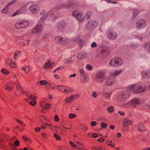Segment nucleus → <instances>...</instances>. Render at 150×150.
Wrapping results in <instances>:
<instances>
[{"label": "nucleus", "mask_w": 150, "mask_h": 150, "mask_svg": "<svg viewBox=\"0 0 150 150\" xmlns=\"http://www.w3.org/2000/svg\"><path fill=\"white\" fill-rule=\"evenodd\" d=\"M42 29L41 25H38L35 27L32 30V33L35 34H38L41 32Z\"/></svg>", "instance_id": "nucleus-8"}, {"label": "nucleus", "mask_w": 150, "mask_h": 150, "mask_svg": "<svg viewBox=\"0 0 150 150\" xmlns=\"http://www.w3.org/2000/svg\"><path fill=\"white\" fill-rule=\"evenodd\" d=\"M81 129L85 131H86L88 130V127L86 125H84L82 126Z\"/></svg>", "instance_id": "nucleus-49"}, {"label": "nucleus", "mask_w": 150, "mask_h": 150, "mask_svg": "<svg viewBox=\"0 0 150 150\" xmlns=\"http://www.w3.org/2000/svg\"><path fill=\"white\" fill-rule=\"evenodd\" d=\"M97 96H98V95L96 92H93V93L92 95V96H93V97L95 98V97H96Z\"/></svg>", "instance_id": "nucleus-63"}, {"label": "nucleus", "mask_w": 150, "mask_h": 150, "mask_svg": "<svg viewBox=\"0 0 150 150\" xmlns=\"http://www.w3.org/2000/svg\"><path fill=\"white\" fill-rule=\"evenodd\" d=\"M37 103V102L36 100H33L30 102V104L32 106H34Z\"/></svg>", "instance_id": "nucleus-55"}, {"label": "nucleus", "mask_w": 150, "mask_h": 150, "mask_svg": "<svg viewBox=\"0 0 150 150\" xmlns=\"http://www.w3.org/2000/svg\"><path fill=\"white\" fill-rule=\"evenodd\" d=\"M129 97V95L126 92H124L121 94L120 97L118 98V100L120 101L125 100Z\"/></svg>", "instance_id": "nucleus-14"}, {"label": "nucleus", "mask_w": 150, "mask_h": 150, "mask_svg": "<svg viewBox=\"0 0 150 150\" xmlns=\"http://www.w3.org/2000/svg\"><path fill=\"white\" fill-rule=\"evenodd\" d=\"M112 78L111 76H110L107 79L106 81L105 84L107 86L111 85L112 84Z\"/></svg>", "instance_id": "nucleus-21"}, {"label": "nucleus", "mask_w": 150, "mask_h": 150, "mask_svg": "<svg viewBox=\"0 0 150 150\" xmlns=\"http://www.w3.org/2000/svg\"><path fill=\"white\" fill-rule=\"evenodd\" d=\"M16 0H13L12 1H11L8 3L7 5L2 10V12L3 13H7L8 10V7L12 4L16 2Z\"/></svg>", "instance_id": "nucleus-17"}, {"label": "nucleus", "mask_w": 150, "mask_h": 150, "mask_svg": "<svg viewBox=\"0 0 150 150\" xmlns=\"http://www.w3.org/2000/svg\"><path fill=\"white\" fill-rule=\"evenodd\" d=\"M117 36L116 33L114 31L109 32L107 35L108 38L110 40H114L117 38Z\"/></svg>", "instance_id": "nucleus-10"}, {"label": "nucleus", "mask_w": 150, "mask_h": 150, "mask_svg": "<svg viewBox=\"0 0 150 150\" xmlns=\"http://www.w3.org/2000/svg\"><path fill=\"white\" fill-rule=\"evenodd\" d=\"M114 59L115 62H114V63H116V65H121L122 64L123 62L121 59L118 58L117 59Z\"/></svg>", "instance_id": "nucleus-26"}, {"label": "nucleus", "mask_w": 150, "mask_h": 150, "mask_svg": "<svg viewBox=\"0 0 150 150\" xmlns=\"http://www.w3.org/2000/svg\"><path fill=\"white\" fill-rule=\"evenodd\" d=\"M69 143L70 145V146L72 148L74 149H75L77 148V146L76 145L74 144L73 142L71 141H70L69 142Z\"/></svg>", "instance_id": "nucleus-36"}, {"label": "nucleus", "mask_w": 150, "mask_h": 150, "mask_svg": "<svg viewBox=\"0 0 150 150\" xmlns=\"http://www.w3.org/2000/svg\"><path fill=\"white\" fill-rule=\"evenodd\" d=\"M97 78L99 79H102L104 77V74L102 71H99L96 75Z\"/></svg>", "instance_id": "nucleus-24"}, {"label": "nucleus", "mask_w": 150, "mask_h": 150, "mask_svg": "<svg viewBox=\"0 0 150 150\" xmlns=\"http://www.w3.org/2000/svg\"><path fill=\"white\" fill-rule=\"evenodd\" d=\"M97 123L96 122L94 121H92L91 123V126H94L96 125Z\"/></svg>", "instance_id": "nucleus-58"}, {"label": "nucleus", "mask_w": 150, "mask_h": 150, "mask_svg": "<svg viewBox=\"0 0 150 150\" xmlns=\"http://www.w3.org/2000/svg\"><path fill=\"white\" fill-rule=\"evenodd\" d=\"M57 88L59 90L65 93H70L72 91L71 89L63 86H58Z\"/></svg>", "instance_id": "nucleus-5"}, {"label": "nucleus", "mask_w": 150, "mask_h": 150, "mask_svg": "<svg viewBox=\"0 0 150 150\" xmlns=\"http://www.w3.org/2000/svg\"><path fill=\"white\" fill-rule=\"evenodd\" d=\"M40 130L41 129L40 128L38 127H36L35 129V131L36 132H40Z\"/></svg>", "instance_id": "nucleus-61"}, {"label": "nucleus", "mask_w": 150, "mask_h": 150, "mask_svg": "<svg viewBox=\"0 0 150 150\" xmlns=\"http://www.w3.org/2000/svg\"><path fill=\"white\" fill-rule=\"evenodd\" d=\"M22 26L21 21L17 22L15 24V27L16 28H22Z\"/></svg>", "instance_id": "nucleus-33"}, {"label": "nucleus", "mask_w": 150, "mask_h": 150, "mask_svg": "<svg viewBox=\"0 0 150 150\" xmlns=\"http://www.w3.org/2000/svg\"><path fill=\"white\" fill-rule=\"evenodd\" d=\"M146 25L145 21L141 19L138 21L137 23V27L139 28H142L145 26Z\"/></svg>", "instance_id": "nucleus-13"}, {"label": "nucleus", "mask_w": 150, "mask_h": 150, "mask_svg": "<svg viewBox=\"0 0 150 150\" xmlns=\"http://www.w3.org/2000/svg\"><path fill=\"white\" fill-rule=\"evenodd\" d=\"M121 72V70L116 71L112 73L111 74V76H116L119 74H120Z\"/></svg>", "instance_id": "nucleus-31"}, {"label": "nucleus", "mask_w": 150, "mask_h": 150, "mask_svg": "<svg viewBox=\"0 0 150 150\" xmlns=\"http://www.w3.org/2000/svg\"><path fill=\"white\" fill-rule=\"evenodd\" d=\"M54 121L56 122H58L59 121V119L57 115H55L54 117Z\"/></svg>", "instance_id": "nucleus-48"}, {"label": "nucleus", "mask_w": 150, "mask_h": 150, "mask_svg": "<svg viewBox=\"0 0 150 150\" xmlns=\"http://www.w3.org/2000/svg\"><path fill=\"white\" fill-rule=\"evenodd\" d=\"M79 96L80 95L79 94H76L70 96L69 98H67L65 100V102L67 103H69L73 100L75 98H78Z\"/></svg>", "instance_id": "nucleus-15"}, {"label": "nucleus", "mask_w": 150, "mask_h": 150, "mask_svg": "<svg viewBox=\"0 0 150 150\" xmlns=\"http://www.w3.org/2000/svg\"><path fill=\"white\" fill-rule=\"evenodd\" d=\"M137 128L138 130L140 132L144 131L145 129L144 125L141 123H139L138 124Z\"/></svg>", "instance_id": "nucleus-22"}, {"label": "nucleus", "mask_w": 150, "mask_h": 150, "mask_svg": "<svg viewBox=\"0 0 150 150\" xmlns=\"http://www.w3.org/2000/svg\"><path fill=\"white\" fill-rule=\"evenodd\" d=\"M22 69L25 73L29 72L30 71V67L29 66H25L22 67Z\"/></svg>", "instance_id": "nucleus-25"}, {"label": "nucleus", "mask_w": 150, "mask_h": 150, "mask_svg": "<svg viewBox=\"0 0 150 150\" xmlns=\"http://www.w3.org/2000/svg\"><path fill=\"white\" fill-rule=\"evenodd\" d=\"M142 75L145 78H148L150 76V74L149 72H143Z\"/></svg>", "instance_id": "nucleus-35"}, {"label": "nucleus", "mask_w": 150, "mask_h": 150, "mask_svg": "<svg viewBox=\"0 0 150 150\" xmlns=\"http://www.w3.org/2000/svg\"><path fill=\"white\" fill-rule=\"evenodd\" d=\"M76 116V115L75 114L71 113L69 115V117L70 119H72L75 117Z\"/></svg>", "instance_id": "nucleus-47"}, {"label": "nucleus", "mask_w": 150, "mask_h": 150, "mask_svg": "<svg viewBox=\"0 0 150 150\" xmlns=\"http://www.w3.org/2000/svg\"><path fill=\"white\" fill-rule=\"evenodd\" d=\"M98 141L99 142H103L104 141V139L102 138H100L98 140Z\"/></svg>", "instance_id": "nucleus-64"}, {"label": "nucleus", "mask_w": 150, "mask_h": 150, "mask_svg": "<svg viewBox=\"0 0 150 150\" xmlns=\"http://www.w3.org/2000/svg\"><path fill=\"white\" fill-rule=\"evenodd\" d=\"M54 40L57 43L61 44H64L67 41V40L64 39L63 38H60L59 37H56L55 38Z\"/></svg>", "instance_id": "nucleus-11"}, {"label": "nucleus", "mask_w": 150, "mask_h": 150, "mask_svg": "<svg viewBox=\"0 0 150 150\" xmlns=\"http://www.w3.org/2000/svg\"><path fill=\"white\" fill-rule=\"evenodd\" d=\"M16 89L18 91L21 92L22 94H23L25 93V91L19 83L17 84Z\"/></svg>", "instance_id": "nucleus-19"}, {"label": "nucleus", "mask_w": 150, "mask_h": 150, "mask_svg": "<svg viewBox=\"0 0 150 150\" xmlns=\"http://www.w3.org/2000/svg\"><path fill=\"white\" fill-rule=\"evenodd\" d=\"M98 136L97 134L95 133H93L92 134V137L93 138H96Z\"/></svg>", "instance_id": "nucleus-62"}, {"label": "nucleus", "mask_w": 150, "mask_h": 150, "mask_svg": "<svg viewBox=\"0 0 150 150\" xmlns=\"http://www.w3.org/2000/svg\"><path fill=\"white\" fill-rule=\"evenodd\" d=\"M59 150H68V148L67 146H60L58 147Z\"/></svg>", "instance_id": "nucleus-39"}, {"label": "nucleus", "mask_w": 150, "mask_h": 150, "mask_svg": "<svg viewBox=\"0 0 150 150\" xmlns=\"http://www.w3.org/2000/svg\"><path fill=\"white\" fill-rule=\"evenodd\" d=\"M16 121L21 126L23 125L24 126H25V125L23 124V123L22 121L20 120L17 119H16Z\"/></svg>", "instance_id": "nucleus-54"}, {"label": "nucleus", "mask_w": 150, "mask_h": 150, "mask_svg": "<svg viewBox=\"0 0 150 150\" xmlns=\"http://www.w3.org/2000/svg\"><path fill=\"white\" fill-rule=\"evenodd\" d=\"M54 64V62H52L50 60H49L45 63V65L44 66V68L45 69H52V66Z\"/></svg>", "instance_id": "nucleus-12"}, {"label": "nucleus", "mask_w": 150, "mask_h": 150, "mask_svg": "<svg viewBox=\"0 0 150 150\" xmlns=\"http://www.w3.org/2000/svg\"><path fill=\"white\" fill-rule=\"evenodd\" d=\"M86 68L89 71L93 69L92 66L89 64L86 65Z\"/></svg>", "instance_id": "nucleus-50"}, {"label": "nucleus", "mask_w": 150, "mask_h": 150, "mask_svg": "<svg viewBox=\"0 0 150 150\" xmlns=\"http://www.w3.org/2000/svg\"><path fill=\"white\" fill-rule=\"evenodd\" d=\"M108 50V49L106 47H104L101 50V52L102 53H103L107 51Z\"/></svg>", "instance_id": "nucleus-51"}, {"label": "nucleus", "mask_w": 150, "mask_h": 150, "mask_svg": "<svg viewBox=\"0 0 150 150\" xmlns=\"http://www.w3.org/2000/svg\"><path fill=\"white\" fill-rule=\"evenodd\" d=\"M133 16L134 17L136 16L138 14V11L137 10H134L133 11Z\"/></svg>", "instance_id": "nucleus-59"}, {"label": "nucleus", "mask_w": 150, "mask_h": 150, "mask_svg": "<svg viewBox=\"0 0 150 150\" xmlns=\"http://www.w3.org/2000/svg\"><path fill=\"white\" fill-rule=\"evenodd\" d=\"M97 46V44L95 42H93L91 45V47L92 48L95 47H96Z\"/></svg>", "instance_id": "nucleus-60"}, {"label": "nucleus", "mask_w": 150, "mask_h": 150, "mask_svg": "<svg viewBox=\"0 0 150 150\" xmlns=\"http://www.w3.org/2000/svg\"><path fill=\"white\" fill-rule=\"evenodd\" d=\"M30 9L32 13H37L39 11V7L36 4H33L30 6Z\"/></svg>", "instance_id": "nucleus-3"}, {"label": "nucleus", "mask_w": 150, "mask_h": 150, "mask_svg": "<svg viewBox=\"0 0 150 150\" xmlns=\"http://www.w3.org/2000/svg\"><path fill=\"white\" fill-rule=\"evenodd\" d=\"M92 13L91 12H88L86 14L84 17L86 19H88L91 15Z\"/></svg>", "instance_id": "nucleus-42"}, {"label": "nucleus", "mask_w": 150, "mask_h": 150, "mask_svg": "<svg viewBox=\"0 0 150 150\" xmlns=\"http://www.w3.org/2000/svg\"><path fill=\"white\" fill-rule=\"evenodd\" d=\"M40 84L41 85H45L47 84V82L45 80H42L40 81Z\"/></svg>", "instance_id": "nucleus-45"}, {"label": "nucleus", "mask_w": 150, "mask_h": 150, "mask_svg": "<svg viewBox=\"0 0 150 150\" xmlns=\"http://www.w3.org/2000/svg\"><path fill=\"white\" fill-rule=\"evenodd\" d=\"M7 64L10 65L11 68H14L17 66V64L15 62H13L11 59H8L6 61Z\"/></svg>", "instance_id": "nucleus-16"}, {"label": "nucleus", "mask_w": 150, "mask_h": 150, "mask_svg": "<svg viewBox=\"0 0 150 150\" xmlns=\"http://www.w3.org/2000/svg\"><path fill=\"white\" fill-rule=\"evenodd\" d=\"M85 57V55L82 53H79L77 56V58L79 59H83Z\"/></svg>", "instance_id": "nucleus-37"}, {"label": "nucleus", "mask_w": 150, "mask_h": 150, "mask_svg": "<svg viewBox=\"0 0 150 150\" xmlns=\"http://www.w3.org/2000/svg\"><path fill=\"white\" fill-rule=\"evenodd\" d=\"M43 124L45 125L49 126H51L52 125L50 121L47 119H46V121L44 122Z\"/></svg>", "instance_id": "nucleus-30"}, {"label": "nucleus", "mask_w": 150, "mask_h": 150, "mask_svg": "<svg viewBox=\"0 0 150 150\" xmlns=\"http://www.w3.org/2000/svg\"><path fill=\"white\" fill-rule=\"evenodd\" d=\"M128 89L130 91H132L135 93H140L144 91L146 88L142 87L138 84H134L129 86Z\"/></svg>", "instance_id": "nucleus-1"}, {"label": "nucleus", "mask_w": 150, "mask_h": 150, "mask_svg": "<svg viewBox=\"0 0 150 150\" xmlns=\"http://www.w3.org/2000/svg\"><path fill=\"white\" fill-rule=\"evenodd\" d=\"M140 100L138 98H134L132 99L128 103V105L129 106H133L134 107L140 103Z\"/></svg>", "instance_id": "nucleus-4"}, {"label": "nucleus", "mask_w": 150, "mask_h": 150, "mask_svg": "<svg viewBox=\"0 0 150 150\" xmlns=\"http://www.w3.org/2000/svg\"><path fill=\"white\" fill-rule=\"evenodd\" d=\"M1 71L2 73L5 75H8L10 74V72L5 69H2Z\"/></svg>", "instance_id": "nucleus-29"}, {"label": "nucleus", "mask_w": 150, "mask_h": 150, "mask_svg": "<svg viewBox=\"0 0 150 150\" xmlns=\"http://www.w3.org/2000/svg\"><path fill=\"white\" fill-rule=\"evenodd\" d=\"M21 22L23 28L27 27L29 25V22L27 21H21Z\"/></svg>", "instance_id": "nucleus-23"}, {"label": "nucleus", "mask_w": 150, "mask_h": 150, "mask_svg": "<svg viewBox=\"0 0 150 150\" xmlns=\"http://www.w3.org/2000/svg\"><path fill=\"white\" fill-rule=\"evenodd\" d=\"M114 108L112 106H110L108 107L107 110L108 112L110 113H112L114 111Z\"/></svg>", "instance_id": "nucleus-34"}, {"label": "nucleus", "mask_w": 150, "mask_h": 150, "mask_svg": "<svg viewBox=\"0 0 150 150\" xmlns=\"http://www.w3.org/2000/svg\"><path fill=\"white\" fill-rule=\"evenodd\" d=\"M20 53L21 52H17L15 53L14 55V59L15 60L16 59L17 57L19 56Z\"/></svg>", "instance_id": "nucleus-44"}, {"label": "nucleus", "mask_w": 150, "mask_h": 150, "mask_svg": "<svg viewBox=\"0 0 150 150\" xmlns=\"http://www.w3.org/2000/svg\"><path fill=\"white\" fill-rule=\"evenodd\" d=\"M111 93L110 92H105L103 93V96L106 98H110Z\"/></svg>", "instance_id": "nucleus-43"}, {"label": "nucleus", "mask_w": 150, "mask_h": 150, "mask_svg": "<svg viewBox=\"0 0 150 150\" xmlns=\"http://www.w3.org/2000/svg\"><path fill=\"white\" fill-rule=\"evenodd\" d=\"M47 85H46V88L47 89H54L56 87H54V86H53V84H51L50 83H48L47 84Z\"/></svg>", "instance_id": "nucleus-27"}, {"label": "nucleus", "mask_w": 150, "mask_h": 150, "mask_svg": "<svg viewBox=\"0 0 150 150\" xmlns=\"http://www.w3.org/2000/svg\"><path fill=\"white\" fill-rule=\"evenodd\" d=\"M98 25L97 23L95 21H91L88 23L86 25V28L88 30L93 29Z\"/></svg>", "instance_id": "nucleus-2"}, {"label": "nucleus", "mask_w": 150, "mask_h": 150, "mask_svg": "<svg viewBox=\"0 0 150 150\" xmlns=\"http://www.w3.org/2000/svg\"><path fill=\"white\" fill-rule=\"evenodd\" d=\"M144 47L146 50L150 51V43H146Z\"/></svg>", "instance_id": "nucleus-46"}, {"label": "nucleus", "mask_w": 150, "mask_h": 150, "mask_svg": "<svg viewBox=\"0 0 150 150\" xmlns=\"http://www.w3.org/2000/svg\"><path fill=\"white\" fill-rule=\"evenodd\" d=\"M41 107L46 110L49 109L51 107V105L50 103H47L44 101H42L40 104Z\"/></svg>", "instance_id": "nucleus-9"}, {"label": "nucleus", "mask_w": 150, "mask_h": 150, "mask_svg": "<svg viewBox=\"0 0 150 150\" xmlns=\"http://www.w3.org/2000/svg\"><path fill=\"white\" fill-rule=\"evenodd\" d=\"M132 122L131 120L126 118L123 121L122 125L124 126H127L132 125Z\"/></svg>", "instance_id": "nucleus-18"}, {"label": "nucleus", "mask_w": 150, "mask_h": 150, "mask_svg": "<svg viewBox=\"0 0 150 150\" xmlns=\"http://www.w3.org/2000/svg\"><path fill=\"white\" fill-rule=\"evenodd\" d=\"M40 119V121L43 123L47 119V118L44 115H41L39 117Z\"/></svg>", "instance_id": "nucleus-32"}, {"label": "nucleus", "mask_w": 150, "mask_h": 150, "mask_svg": "<svg viewBox=\"0 0 150 150\" xmlns=\"http://www.w3.org/2000/svg\"><path fill=\"white\" fill-rule=\"evenodd\" d=\"M42 136L45 139H46L48 138V135L47 134L45 133H42L41 134Z\"/></svg>", "instance_id": "nucleus-52"}, {"label": "nucleus", "mask_w": 150, "mask_h": 150, "mask_svg": "<svg viewBox=\"0 0 150 150\" xmlns=\"http://www.w3.org/2000/svg\"><path fill=\"white\" fill-rule=\"evenodd\" d=\"M66 25L65 23L64 22H62L58 23L57 28L59 30H62Z\"/></svg>", "instance_id": "nucleus-20"}, {"label": "nucleus", "mask_w": 150, "mask_h": 150, "mask_svg": "<svg viewBox=\"0 0 150 150\" xmlns=\"http://www.w3.org/2000/svg\"><path fill=\"white\" fill-rule=\"evenodd\" d=\"M14 144L15 146H18L19 145L20 141L17 140L14 142Z\"/></svg>", "instance_id": "nucleus-53"}, {"label": "nucleus", "mask_w": 150, "mask_h": 150, "mask_svg": "<svg viewBox=\"0 0 150 150\" xmlns=\"http://www.w3.org/2000/svg\"><path fill=\"white\" fill-rule=\"evenodd\" d=\"M54 136L55 137L56 140L59 141L61 140L60 136L56 133L54 134Z\"/></svg>", "instance_id": "nucleus-40"}, {"label": "nucleus", "mask_w": 150, "mask_h": 150, "mask_svg": "<svg viewBox=\"0 0 150 150\" xmlns=\"http://www.w3.org/2000/svg\"><path fill=\"white\" fill-rule=\"evenodd\" d=\"M101 126L103 128H106L107 127V125L104 123H102L101 124Z\"/></svg>", "instance_id": "nucleus-57"}, {"label": "nucleus", "mask_w": 150, "mask_h": 150, "mask_svg": "<svg viewBox=\"0 0 150 150\" xmlns=\"http://www.w3.org/2000/svg\"><path fill=\"white\" fill-rule=\"evenodd\" d=\"M4 88L6 90L9 91L13 90V82L11 81H8L4 86Z\"/></svg>", "instance_id": "nucleus-7"}, {"label": "nucleus", "mask_w": 150, "mask_h": 150, "mask_svg": "<svg viewBox=\"0 0 150 150\" xmlns=\"http://www.w3.org/2000/svg\"><path fill=\"white\" fill-rule=\"evenodd\" d=\"M21 13V11L20 10H18L15 13H13L12 16H16V15L20 14Z\"/></svg>", "instance_id": "nucleus-56"}, {"label": "nucleus", "mask_w": 150, "mask_h": 150, "mask_svg": "<svg viewBox=\"0 0 150 150\" xmlns=\"http://www.w3.org/2000/svg\"><path fill=\"white\" fill-rule=\"evenodd\" d=\"M77 146L78 147V149H82L84 147V145L83 144L80 142H77Z\"/></svg>", "instance_id": "nucleus-28"}, {"label": "nucleus", "mask_w": 150, "mask_h": 150, "mask_svg": "<svg viewBox=\"0 0 150 150\" xmlns=\"http://www.w3.org/2000/svg\"><path fill=\"white\" fill-rule=\"evenodd\" d=\"M114 62H115L114 59H112L110 61L109 64L111 66L115 67L116 65V63H114Z\"/></svg>", "instance_id": "nucleus-38"}, {"label": "nucleus", "mask_w": 150, "mask_h": 150, "mask_svg": "<svg viewBox=\"0 0 150 150\" xmlns=\"http://www.w3.org/2000/svg\"><path fill=\"white\" fill-rule=\"evenodd\" d=\"M107 142L108 143V146H111L112 147H115V144L114 143H113L112 141H107Z\"/></svg>", "instance_id": "nucleus-41"}, {"label": "nucleus", "mask_w": 150, "mask_h": 150, "mask_svg": "<svg viewBox=\"0 0 150 150\" xmlns=\"http://www.w3.org/2000/svg\"><path fill=\"white\" fill-rule=\"evenodd\" d=\"M72 15L76 16V19L80 22H82L84 20V17L82 16V14L80 13H78L77 11H74L72 13Z\"/></svg>", "instance_id": "nucleus-6"}]
</instances>
